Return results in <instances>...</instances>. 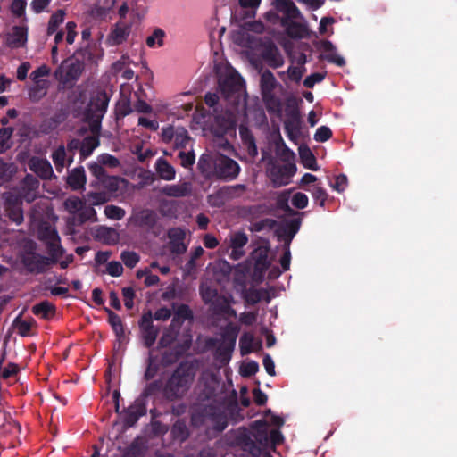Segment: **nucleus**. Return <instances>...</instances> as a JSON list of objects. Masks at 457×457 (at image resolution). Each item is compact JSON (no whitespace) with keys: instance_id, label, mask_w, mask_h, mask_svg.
Wrapping results in <instances>:
<instances>
[{"instance_id":"obj_1","label":"nucleus","mask_w":457,"mask_h":457,"mask_svg":"<svg viewBox=\"0 0 457 457\" xmlns=\"http://www.w3.org/2000/svg\"><path fill=\"white\" fill-rule=\"evenodd\" d=\"M196 370L197 367L193 361L179 362L164 384V398L170 402L182 399L191 388Z\"/></svg>"},{"instance_id":"obj_2","label":"nucleus","mask_w":457,"mask_h":457,"mask_svg":"<svg viewBox=\"0 0 457 457\" xmlns=\"http://www.w3.org/2000/svg\"><path fill=\"white\" fill-rule=\"evenodd\" d=\"M37 245L35 241L27 240L20 253L21 263L26 271L30 274H44L49 270L46 256L37 252Z\"/></svg>"},{"instance_id":"obj_3","label":"nucleus","mask_w":457,"mask_h":457,"mask_svg":"<svg viewBox=\"0 0 457 457\" xmlns=\"http://www.w3.org/2000/svg\"><path fill=\"white\" fill-rule=\"evenodd\" d=\"M110 97L105 91H99L93 96L86 108L85 117L94 134L101 129L102 120L107 111Z\"/></svg>"},{"instance_id":"obj_4","label":"nucleus","mask_w":457,"mask_h":457,"mask_svg":"<svg viewBox=\"0 0 457 457\" xmlns=\"http://www.w3.org/2000/svg\"><path fill=\"white\" fill-rule=\"evenodd\" d=\"M84 69L80 61L69 57L55 70L54 77L63 87L71 88L79 80Z\"/></svg>"},{"instance_id":"obj_5","label":"nucleus","mask_w":457,"mask_h":457,"mask_svg":"<svg viewBox=\"0 0 457 457\" xmlns=\"http://www.w3.org/2000/svg\"><path fill=\"white\" fill-rule=\"evenodd\" d=\"M240 171V165L230 157L220 154L215 158L213 179L230 182L238 177Z\"/></svg>"},{"instance_id":"obj_6","label":"nucleus","mask_w":457,"mask_h":457,"mask_svg":"<svg viewBox=\"0 0 457 457\" xmlns=\"http://www.w3.org/2000/svg\"><path fill=\"white\" fill-rule=\"evenodd\" d=\"M268 422L264 420H256L253 426L255 429L254 438L261 445L266 446L269 444L278 445L283 443L284 436L278 429H272L268 432Z\"/></svg>"},{"instance_id":"obj_7","label":"nucleus","mask_w":457,"mask_h":457,"mask_svg":"<svg viewBox=\"0 0 457 457\" xmlns=\"http://www.w3.org/2000/svg\"><path fill=\"white\" fill-rule=\"evenodd\" d=\"M297 170L294 162L282 165L274 164L269 169L270 179L275 187L287 186L291 182V178Z\"/></svg>"},{"instance_id":"obj_8","label":"nucleus","mask_w":457,"mask_h":457,"mask_svg":"<svg viewBox=\"0 0 457 457\" xmlns=\"http://www.w3.org/2000/svg\"><path fill=\"white\" fill-rule=\"evenodd\" d=\"M4 200V212L9 220L18 226L22 224L24 215L21 197L12 193H7Z\"/></svg>"},{"instance_id":"obj_9","label":"nucleus","mask_w":457,"mask_h":457,"mask_svg":"<svg viewBox=\"0 0 457 457\" xmlns=\"http://www.w3.org/2000/svg\"><path fill=\"white\" fill-rule=\"evenodd\" d=\"M202 416L208 420L214 430L222 432L228 427V418L225 411L220 405L208 404L202 410Z\"/></svg>"},{"instance_id":"obj_10","label":"nucleus","mask_w":457,"mask_h":457,"mask_svg":"<svg viewBox=\"0 0 457 457\" xmlns=\"http://www.w3.org/2000/svg\"><path fill=\"white\" fill-rule=\"evenodd\" d=\"M139 328L144 345L146 348L152 347L156 341L160 329L153 324V314L151 311L142 315L139 320Z\"/></svg>"},{"instance_id":"obj_11","label":"nucleus","mask_w":457,"mask_h":457,"mask_svg":"<svg viewBox=\"0 0 457 457\" xmlns=\"http://www.w3.org/2000/svg\"><path fill=\"white\" fill-rule=\"evenodd\" d=\"M39 180L31 174H27L21 182L19 196L27 203L33 202L38 195Z\"/></svg>"},{"instance_id":"obj_12","label":"nucleus","mask_w":457,"mask_h":457,"mask_svg":"<svg viewBox=\"0 0 457 457\" xmlns=\"http://www.w3.org/2000/svg\"><path fill=\"white\" fill-rule=\"evenodd\" d=\"M145 413L146 406L145 403L140 399H137L131 405L123 410V426L126 428L133 427L139 418L145 415Z\"/></svg>"},{"instance_id":"obj_13","label":"nucleus","mask_w":457,"mask_h":457,"mask_svg":"<svg viewBox=\"0 0 457 457\" xmlns=\"http://www.w3.org/2000/svg\"><path fill=\"white\" fill-rule=\"evenodd\" d=\"M28 165L31 171L44 180L54 177L53 167L46 159L33 156L29 160Z\"/></svg>"},{"instance_id":"obj_14","label":"nucleus","mask_w":457,"mask_h":457,"mask_svg":"<svg viewBox=\"0 0 457 457\" xmlns=\"http://www.w3.org/2000/svg\"><path fill=\"white\" fill-rule=\"evenodd\" d=\"M287 120L284 122L285 130L289 139H295L301 130V115L298 109L294 108L287 112Z\"/></svg>"},{"instance_id":"obj_15","label":"nucleus","mask_w":457,"mask_h":457,"mask_svg":"<svg viewBox=\"0 0 457 457\" xmlns=\"http://www.w3.org/2000/svg\"><path fill=\"white\" fill-rule=\"evenodd\" d=\"M221 93L226 97L232 96L235 93H239L244 87V80L238 74H231L227 76L220 82Z\"/></svg>"},{"instance_id":"obj_16","label":"nucleus","mask_w":457,"mask_h":457,"mask_svg":"<svg viewBox=\"0 0 457 457\" xmlns=\"http://www.w3.org/2000/svg\"><path fill=\"white\" fill-rule=\"evenodd\" d=\"M276 9L284 14L281 20L295 21L301 16V12L292 0H275Z\"/></svg>"},{"instance_id":"obj_17","label":"nucleus","mask_w":457,"mask_h":457,"mask_svg":"<svg viewBox=\"0 0 457 457\" xmlns=\"http://www.w3.org/2000/svg\"><path fill=\"white\" fill-rule=\"evenodd\" d=\"M210 307L216 315H226L228 317H237V312L230 306L229 302L224 295H220L210 303Z\"/></svg>"},{"instance_id":"obj_18","label":"nucleus","mask_w":457,"mask_h":457,"mask_svg":"<svg viewBox=\"0 0 457 457\" xmlns=\"http://www.w3.org/2000/svg\"><path fill=\"white\" fill-rule=\"evenodd\" d=\"M246 190L247 187L245 184L224 186L215 193L213 197L230 200L242 196L246 192Z\"/></svg>"},{"instance_id":"obj_19","label":"nucleus","mask_w":457,"mask_h":457,"mask_svg":"<svg viewBox=\"0 0 457 457\" xmlns=\"http://www.w3.org/2000/svg\"><path fill=\"white\" fill-rule=\"evenodd\" d=\"M66 182L72 190H80L85 188L87 177L82 166L71 170L67 177Z\"/></svg>"},{"instance_id":"obj_20","label":"nucleus","mask_w":457,"mask_h":457,"mask_svg":"<svg viewBox=\"0 0 457 457\" xmlns=\"http://www.w3.org/2000/svg\"><path fill=\"white\" fill-rule=\"evenodd\" d=\"M146 451L145 439L142 436H137L124 450L123 457H144Z\"/></svg>"},{"instance_id":"obj_21","label":"nucleus","mask_w":457,"mask_h":457,"mask_svg":"<svg viewBox=\"0 0 457 457\" xmlns=\"http://www.w3.org/2000/svg\"><path fill=\"white\" fill-rule=\"evenodd\" d=\"M278 86V81L273 73L266 70L261 75L260 87L262 96L275 94L274 90Z\"/></svg>"},{"instance_id":"obj_22","label":"nucleus","mask_w":457,"mask_h":457,"mask_svg":"<svg viewBox=\"0 0 457 457\" xmlns=\"http://www.w3.org/2000/svg\"><path fill=\"white\" fill-rule=\"evenodd\" d=\"M192 192L190 182H182L175 185H167L163 188V193L170 197H184L189 195Z\"/></svg>"},{"instance_id":"obj_23","label":"nucleus","mask_w":457,"mask_h":457,"mask_svg":"<svg viewBox=\"0 0 457 457\" xmlns=\"http://www.w3.org/2000/svg\"><path fill=\"white\" fill-rule=\"evenodd\" d=\"M49 81L47 79L36 80L29 90V98L31 102L37 103L47 93Z\"/></svg>"},{"instance_id":"obj_24","label":"nucleus","mask_w":457,"mask_h":457,"mask_svg":"<svg viewBox=\"0 0 457 457\" xmlns=\"http://www.w3.org/2000/svg\"><path fill=\"white\" fill-rule=\"evenodd\" d=\"M237 441L244 452L248 453L253 457H259L261 455V446L249 435H241L238 436Z\"/></svg>"},{"instance_id":"obj_25","label":"nucleus","mask_w":457,"mask_h":457,"mask_svg":"<svg viewBox=\"0 0 457 457\" xmlns=\"http://www.w3.org/2000/svg\"><path fill=\"white\" fill-rule=\"evenodd\" d=\"M214 163L215 158L213 159L209 154H202L198 160L197 168L200 173L208 179H213L214 175Z\"/></svg>"},{"instance_id":"obj_26","label":"nucleus","mask_w":457,"mask_h":457,"mask_svg":"<svg viewBox=\"0 0 457 457\" xmlns=\"http://www.w3.org/2000/svg\"><path fill=\"white\" fill-rule=\"evenodd\" d=\"M281 20V25L285 28L287 36L291 38H303L306 33L303 24L296 21Z\"/></svg>"},{"instance_id":"obj_27","label":"nucleus","mask_w":457,"mask_h":457,"mask_svg":"<svg viewBox=\"0 0 457 457\" xmlns=\"http://www.w3.org/2000/svg\"><path fill=\"white\" fill-rule=\"evenodd\" d=\"M155 170L160 178L164 180L170 181L175 179V169L162 157L157 159Z\"/></svg>"},{"instance_id":"obj_28","label":"nucleus","mask_w":457,"mask_h":457,"mask_svg":"<svg viewBox=\"0 0 457 457\" xmlns=\"http://www.w3.org/2000/svg\"><path fill=\"white\" fill-rule=\"evenodd\" d=\"M55 312V306L48 301H42L32 307V313L44 320H49Z\"/></svg>"},{"instance_id":"obj_29","label":"nucleus","mask_w":457,"mask_h":457,"mask_svg":"<svg viewBox=\"0 0 457 457\" xmlns=\"http://www.w3.org/2000/svg\"><path fill=\"white\" fill-rule=\"evenodd\" d=\"M299 156L303 166L313 171L319 170L316 158L308 146L299 147Z\"/></svg>"},{"instance_id":"obj_30","label":"nucleus","mask_w":457,"mask_h":457,"mask_svg":"<svg viewBox=\"0 0 457 457\" xmlns=\"http://www.w3.org/2000/svg\"><path fill=\"white\" fill-rule=\"evenodd\" d=\"M262 96L268 112L280 117L282 115V103L280 99L275 94Z\"/></svg>"},{"instance_id":"obj_31","label":"nucleus","mask_w":457,"mask_h":457,"mask_svg":"<svg viewBox=\"0 0 457 457\" xmlns=\"http://www.w3.org/2000/svg\"><path fill=\"white\" fill-rule=\"evenodd\" d=\"M108 314V321L115 333L117 338L120 341L125 337V329L120 317L110 309H105Z\"/></svg>"},{"instance_id":"obj_32","label":"nucleus","mask_w":457,"mask_h":457,"mask_svg":"<svg viewBox=\"0 0 457 457\" xmlns=\"http://www.w3.org/2000/svg\"><path fill=\"white\" fill-rule=\"evenodd\" d=\"M183 324L180 320H176L174 315L169 327V331L164 333L160 339V344L162 346H166L175 340V337L178 334L181 325Z\"/></svg>"},{"instance_id":"obj_33","label":"nucleus","mask_w":457,"mask_h":457,"mask_svg":"<svg viewBox=\"0 0 457 457\" xmlns=\"http://www.w3.org/2000/svg\"><path fill=\"white\" fill-rule=\"evenodd\" d=\"M300 226L301 220L299 218H295L286 222L282 228V234L286 237V246H289L292 239L300 229Z\"/></svg>"},{"instance_id":"obj_34","label":"nucleus","mask_w":457,"mask_h":457,"mask_svg":"<svg viewBox=\"0 0 457 457\" xmlns=\"http://www.w3.org/2000/svg\"><path fill=\"white\" fill-rule=\"evenodd\" d=\"M100 141L97 136H87L81 141L80 157L86 159L89 157L93 151L99 145Z\"/></svg>"},{"instance_id":"obj_35","label":"nucleus","mask_w":457,"mask_h":457,"mask_svg":"<svg viewBox=\"0 0 457 457\" xmlns=\"http://www.w3.org/2000/svg\"><path fill=\"white\" fill-rule=\"evenodd\" d=\"M9 45L12 47H21L27 41V29L21 26L13 27L12 33L9 37Z\"/></svg>"},{"instance_id":"obj_36","label":"nucleus","mask_w":457,"mask_h":457,"mask_svg":"<svg viewBox=\"0 0 457 457\" xmlns=\"http://www.w3.org/2000/svg\"><path fill=\"white\" fill-rule=\"evenodd\" d=\"M48 256H46L47 259H50L48 262V267H52L53 265L56 264L59 261V259L63 255L64 249L61 245V241H56L54 243L46 245Z\"/></svg>"},{"instance_id":"obj_37","label":"nucleus","mask_w":457,"mask_h":457,"mask_svg":"<svg viewBox=\"0 0 457 457\" xmlns=\"http://www.w3.org/2000/svg\"><path fill=\"white\" fill-rule=\"evenodd\" d=\"M322 49L324 52L330 53L325 55V59L328 62L335 63L339 67H342L345 64V61L342 56L333 53L336 50V47L329 40H324L322 42Z\"/></svg>"},{"instance_id":"obj_38","label":"nucleus","mask_w":457,"mask_h":457,"mask_svg":"<svg viewBox=\"0 0 457 457\" xmlns=\"http://www.w3.org/2000/svg\"><path fill=\"white\" fill-rule=\"evenodd\" d=\"M252 258L254 261L256 270H267L270 267L268 260V250L266 248L259 247L252 253Z\"/></svg>"},{"instance_id":"obj_39","label":"nucleus","mask_w":457,"mask_h":457,"mask_svg":"<svg viewBox=\"0 0 457 457\" xmlns=\"http://www.w3.org/2000/svg\"><path fill=\"white\" fill-rule=\"evenodd\" d=\"M171 435L174 439L180 442L186 441L189 436V429L185 420H178L171 428Z\"/></svg>"},{"instance_id":"obj_40","label":"nucleus","mask_w":457,"mask_h":457,"mask_svg":"<svg viewBox=\"0 0 457 457\" xmlns=\"http://www.w3.org/2000/svg\"><path fill=\"white\" fill-rule=\"evenodd\" d=\"M137 222L140 227L154 228L157 222V214L152 210H144L137 216Z\"/></svg>"},{"instance_id":"obj_41","label":"nucleus","mask_w":457,"mask_h":457,"mask_svg":"<svg viewBox=\"0 0 457 457\" xmlns=\"http://www.w3.org/2000/svg\"><path fill=\"white\" fill-rule=\"evenodd\" d=\"M263 59L273 68L280 67L283 64V59L276 46L266 49L262 54Z\"/></svg>"},{"instance_id":"obj_42","label":"nucleus","mask_w":457,"mask_h":457,"mask_svg":"<svg viewBox=\"0 0 457 457\" xmlns=\"http://www.w3.org/2000/svg\"><path fill=\"white\" fill-rule=\"evenodd\" d=\"M235 346L220 343L215 352L216 360L221 364H228L231 359Z\"/></svg>"},{"instance_id":"obj_43","label":"nucleus","mask_w":457,"mask_h":457,"mask_svg":"<svg viewBox=\"0 0 457 457\" xmlns=\"http://www.w3.org/2000/svg\"><path fill=\"white\" fill-rule=\"evenodd\" d=\"M245 299L247 303L254 305L262 299H265V301L269 303L270 301V296L264 289H250L246 293Z\"/></svg>"},{"instance_id":"obj_44","label":"nucleus","mask_w":457,"mask_h":457,"mask_svg":"<svg viewBox=\"0 0 457 457\" xmlns=\"http://www.w3.org/2000/svg\"><path fill=\"white\" fill-rule=\"evenodd\" d=\"M14 132L12 127H4L0 129V154L5 153L12 147V137Z\"/></svg>"},{"instance_id":"obj_45","label":"nucleus","mask_w":457,"mask_h":457,"mask_svg":"<svg viewBox=\"0 0 457 457\" xmlns=\"http://www.w3.org/2000/svg\"><path fill=\"white\" fill-rule=\"evenodd\" d=\"M39 240L43 241L46 245L48 244L61 241L57 230L51 226H45L39 230L38 234Z\"/></svg>"},{"instance_id":"obj_46","label":"nucleus","mask_w":457,"mask_h":457,"mask_svg":"<svg viewBox=\"0 0 457 457\" xmlns=\"http://www.w3.org/2000/svg\"><path fill=\"white\" fill-rule=\"evenodd\" d=\"M238 335L237 327L234 326L232 323H229L226 326L221 333V343L228 345L235 346L237 337Z\"/></svg>"},{"instance_id":"obj_47","label":"nucleus","mask_w":457,"mask_h":457,"mask_svg":"<svg viewBox=\"0 0 457 457\" xmlns=\"http://www.w3.org/2000/svg\"><path fill=\"white\" fill-rule=\"evenodd\" d=\"M66 150L63 145H59L53 153H52V160L58 172H62L65 166L66 160Z\"/></svg>"},{"instance_id":"obj_48","label":"nucleus","mask_w":457,"mask_h":457,"mask_svg":"<svg viewBox=\"0 0 457 457\" xmlns=\"http://www.w3.org/2000/svg\"><path fill=\"white\" fill-rule=\"evenodd\" d=\"M65 12L62 9L54 12L48 21L47 35H52L57 31L58 27L64 21Z\"/></svg>"},{"instance_id":"obj_49","label":"nucleus","mask_w":457,"mask_h":457,"mask_svg":"<svg viewBox=\"0 0 457 457\" xmlns=\"http://www.w3.org/2000/svg\"><path fill=\"white\" fill-rule=\"evenodd\" d=\"M276 154L280 161L286 163L293 162L295 160L294 152L286 145L282 139H280V142L276 145Z\"/></svg>"},{"instance_id":"obj_50","label":"nucleus","mask_w":457,"mask_h":457,"mask_svg":"<svg viewBox=\"0 0 457 457\" xmlns=\"http://www.w3.org/2000/svg\"><path fill=\"white\" fill-rule=\"evenodd\" d=\"M191 137L188 131L183 127H177L176 135L174 137V145L176 148H186Z\"/></svg>"},{"instance_id":"obj_51","label":"nucleus","mask_w":457,"mask_h":457,"mask_svg":"<svg viewBox=\"0 0 457 457\" xmlns=\"http://www.w3.org/2000/svg\"><path fill=\"white\" fill-rule=\"evenodd\" d=\"M72 58L74 60L80 61L82 64L85 65L86 62H93L95 56L89 45H87L86 46H81L79 49H78L74 53Z\"/></svg>"},{"instance_id":"obj_52","label":"nucleus","mask_w":457,"mask_h":457,"mask_svg":"<svg viewBox=\"0 0 457 457\" xmlns=\"http://www.w3.org/2000/svg\"><path fill=\"white\" fill-rule=\"evenodd\" d=\"M253 340H254V337L251 333L245 332L241 336V337L239 339V345H240L242 355L248 354L253 351Z\"/></svg>"},{"instance_id":"obj_53","label":"nucleus","mask_w":457,"mask_h":457,"mask_svg":"<svg viewBox=\"0 0 457 457\" xmlns=\"http://www.w3.org/2000/svg\"><path fill=\"white\" fill-rule=\"evenodd\" d=\"M165 32L162 29H155L152 35L146 37L145 43L149 47H155L156 46H162L163 45V38Z\"/></svg>"},{"instance_id":"obj_54","label":"nucleus","mask_w":457,"mask_h":457,"mask_svg":"<svg viewBox=\"0 0 457 457\" xmlns=\"http://www.w3.org/2000/svg\"><path fill=\"white\" fill-rule=\"evenodd\" d=\"M60 124L59 118L57 116L50 117L44 120L39 125V130L45 135L50 134L55 130Z\"/></svg>"},{"instance_id":"obj_55","label":"nucleus","mask_w":457,"mask_h":457,"mask_svg":"<svg viewBox=\"0 0 457 457\" xmlns=\"http://www.w3.org/2000/svg\"><path fill=\"white\" fill-rule=\"evenodd\" d=\"M99 184L109 193H116L120 187V178L107 175Z\"/></svg>"},{"instance_id":"obj_56","label":"nucleus","mask_w":457,"mask_h":457,"mask_svg":"<svg viewBox=\"0 0 457 457\" xmlns=\"http://www.w3.org/2000/svg\"><path fill=\"white\" fill-rule=\"evenodd\" d=\"M240 135L242 139L248 145V154L252 156L257 155V146L255 144L254 137L249 133L247 129H240Z\"/></svg>"},{"instance_id":"obj_57","label":"nucleus","mask_w":457,"mask_h":457,"mask_svg":"<svg viewBox=\"0 0 457 457\" xmlns=\"http://www.w3.org/2000/svg\"><path fill=\"white\" fill-rule=\"evenodd\" d=\"M163 386L164 384L162 383V381L161 379H156L146 385V386L143 390L142 396L149 397L156 395L161 390L163 392Z\"/></svg>"},{"instance_id":"obj_58","label":"nucleus","mask_w":457,"mask_h":457,"mask_svg":"<svg viewBox=\"0 0 457 457\" xmlns=\"http://www.w3.org/2000/svg\"><path fill=\"white\" fill-rule=\"evenodd\" d=\"M104 214L107 218L120 220H122L126 214V212L124 209L116 206V205H106L104 208Z\"/></svg>"},{"instance_id":"obj_59","label":"nucleus","mask_w":457,"mask_h":457,"mask_svg":"<svg viewBox=\"0 0 457 457\" xmlns=\"http://www.w3.org/2000/svg\"><path fill=\"white\" fill-rule=\"evenodd\" d=\"M120 259L126 267L132 269L139 262V255L133 251H123L120 254Z\"/></svg>"},{"instance_id":"obj_60","label":"nucleus","mask_w":457,"mask_h":457,"mask_svg":"<svg viewBox=\"0 0 457 457\" xmlns=\"http://www.w3.org/2000/svg\"><path fill=\"white\" fill-rule=\"evenodd\" d=\"M159 370V365L155 361V357H154L152 354L149 355L147 359V366L146 370L145 371L144 378L145 380H151L153 379L157 372Z\"/></svg>"},{"instance_id":"obj_61","label":"nucleus","mask_w":457,"mask_h":457,"mask_svg":"<svg viewBox=\"0 0 457 457\" xmlns=\"http://www.w3.org/2000/svg\"><path fill=\"white\" fill-rule=\"evenodd\" d=\"M129 34V29L127 26H117L112 32V38L116 45L123 43Z\"/></svg>"},{"instance_id":"obj_62","label":"nucleus","mask_w":457,"mask_h":457,"mask_svg":"<svg viewBox=\"0 0 457 457\" xmlns=\"http://www.w3.org/2000/svg\"><path fill=\"white\" fill-rule=\"evenodd\" d=\"M174 315L176 316V320H180L182 322H184L186 320H192L194 317L192 310L187 304L185 303L178 306Z\"/></svg>"},{"instance_id":"obj_63","label":"nucleus","mask_w":457,"mask_h":457,"mask_svg":"<svg viewBox=\"0 0 457 457\" xmlns=\"http://www.w3.org/2000/svg\"><path fill=\"white\" fill-rule=\"evenodd\" d=\"M79 219L81 223L87 220H96V212L92 206H82L79 212Z\"/></svg>"},{"instance_id":"obj_64","label":"nucleus","mask_w":457,"mask_h":457,"mask_svg":"<svg viewBox=\"0 0 457 457\" xmlns=\"http://www.w3.org/2000/svg\"><path fill=\"white\" fill-rule=\"evenodd\" d=\"M88 170L91 172V174L96 179L97 183H100L108 175L106 173V170L99 162L90 163L88 165Z\"/></svg>"}]
</instances>
